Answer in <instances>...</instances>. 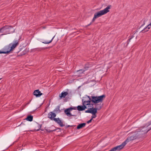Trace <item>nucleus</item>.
Listing matches in <instances>:
<instances>
[{"label":"nucleus","mask_w":151,"mask_h":151,"mask_svg":"<svg viewBox=\"0 0 151 151\" xmlns=\"http://www.w3.org/2000/svg\"><path fill=\"white\" fill-rule=\"evenodd\" d=\"M68 94V93L67 92H62L60 94L59 97L60 99L62 98H65V97Z\"/></svg>","instance_id":"f3484780"},{"label":"nucleus","mask_w":151,"mask_h":151,"mask_svg":"<svg viewBox=\"0 0 151 151\" xmlns=\"http://www.w3.org/2000/svg\"><path fill=\"white\" fill-rule=\"evenodd\" d=\"M43 49V48H35L34 49V50H35V51H36V50H41L40 49Z\"/></svg>","instance_id":"2f4dec72"},{"label":"nucleus","mask_w":151,"mask_h":151,"mask_svg":"<svg viewBox=\"0 0 151 151\" xmlns=\"http://www.w3.org/2000/svg\"><path fill=\"white\" fill-rule=\"evenodd\" d=\"M151 121L149 122L143 127H141L139 130H141L143 132L146 134L151 129Z\"/></svg>","instance_id":"39448f33"},{"label":"nucleus","mask_w":151,"mask_h":151,"mask_svg":"<svg viewBox=\"0 0 151 151\" xmlns=\"http://www.w3.org/2000/svg\"><path fill=\"white\" fill-rule=\"evenodd\" d=\"M86 108H87V107L85 105H83V106L79 105L77 106V110L79 111L84 110Z\"/></svg>","instance_id":"ddd939ff"},{"label":"nucleus","mask_w":151,"mask_h":151,"mask_svg":"<svg viewBox=\"0 0 151 151\" xmlns=\"http://www.w3.org/2000/svg\"><path fill=\"white\" fill-rule=\"evenodd\" d=\"M137 139H138V138L136 134H133L130 136H129L128 137L125 141L123 142L121 144L124 147L127 142Z\"/></svg>","instance_id":"423d86ee"},{"label":"nucleus","mask_w":151,"mask_h":151,"mask_svg":"<svg viewBox=\"0 0 151 151\" xmlns=\"http://www.w3.org/2000/svg\"><path fill=\"white\" fill-rule=\"evenodd\" d=\"M60 106H58L54 110V111H55L56 112H58V113L60 112L61 111L60 110Z\"/></svg>","instance_id":"4be33fe9"},{"label":"nucleus","mask_w":151,"mask_h":151,"mask_svg":"<svg viewBox=\"0 0 151 151\" xmlns=\"http://www.w3.org/2000/svg\"><path fill=\"white\" fill-rule=\"evenodd\" d=\"M69 127H72V126H70L69 125H66L65 126V128L66 129Z\"/></svg>","instance_id":"c9c22d12"},{"label":"nucleus","mask_w":151,"mask_h":151,"mask_svg":"<svg viewBox=\"0 0 151 151\" xmlns=\"http://www.w3.org/2000/svg\"><path fill=\"white\" fill-rule=\"evenodd\" d=\"M14 31L15 29H14L11 26L5 25L0 28V33H4V34H2L1 35L14 32Z\"/></svg>","instance_id":"7ed1b4c3"},{"label":"nucleus","mask_w":151,"mask_h":151,"mask_svg":"<svg viewBox=\"0 0 151 151\" xmlns=\"http://www.w3.org/2000/svg\"><path fill=\"white\" fill-rule=\"evenodd\" d=\"M56 116V115L55 113L52 112H50L48 114V117L51 120H54L55 122H57V119H58L59 118H55V117Z\"/></svg>","instance_id":"0eeeda50"},{"label":"nucleus","mask_w":151,"mask_h":151,"mask_svg":"<svg viewBox=\"0 0 151 151\" xmlns=\"http://www.w3.org/2000/svg\"><path fill=\"white\" fill-rule=\"evenodd\" d=\"M71 111V110L70 109V108H68L64 110V113L67 116H74L76 117L77 116V115H72L70 113V111Z\"/></svg>","instance_id":"9d476101"},{"label":"nucleus","mask_w":151,"mask_h":151,"mask_svg":"<svg viewBox=\"0 0 151 151\" xmlns=\"http://www.w3.org/2000/svg\"><path fill=\"white\" fill-rule=\"evenodd\" d=\"M85 70H84L83 69H81L78 70L77 72L79 74H81L82 73L84 74V72L85 71Z\"/></svg>","instance_id":"5701e85b"},{"label":"nucleus","mask_w":151,"mask_h":151,"mask_svg":"<svg viewBox=\"0 0 151 151\" xmlns=\"http://www.w3.org/2000/svg\"><path fill=\"white\" fill-rule=\"evenodd\" d=\"M91 98L89 96H87L85 97V99L88 98L87 100H85L84 99H82V102L83 105H91V101L93 103H97L102 102L105 97V96L104 94L99 96H91Z\"/></svg>","instance_id":"f03ea898"},{"label":"nucleus","mask_w":151,"mask_h":151,"mask_svg":"<svg viewBox=\"0 0 151 151\" xmlns=\"http://www.w3.org/2000/svg\"><path fill=\"white\" fill-rule=\"evenodd\" d=\"M1 78H0V80H1Z\"/></svg>","instance_id":"ea45409f"},{"label":"nucleus","mask_w":151,"mask_h":151,"mask_svg":"<svg viewBox=\"0 0 151 151\" xmlns=\"http://www.w3.org/2000/svg\"><path fill=\"white\" fill-rule=\"evenodd\" d=\"M33 116L32 115H28L25 119L29 122H31L33 120Z\"/></svg>","instance_id":"aec40b11"},{"label":"nucleus","mask_w":151,"mask_h":151,"mask_svg":"<svg viewBox=\"0 0 151 151\" xmlns=\"http://www.w3.org/2000/svg\"><path fill=\"white\" fill-rule=\"evenodd\" d=\"M97 103H94L95 105L96 106L95 108L97 110H100L103 106V104H101V103L99 104Z\"/></svg>","instance_id":"dca6fc26"},{"label":"nucleus","mask_w":151,"mask_h":151,"mask_svg":"<svg viewBox=\"0 0 151 151\" xmlns=\"http://www.w3.org/2000/svg\"><path fill=\"white\" fill-rule=\"evenodd\" d=\"M92 119H93L91 118L90 120L87 122V123L88 124L91 123L92 122Z\"/></svg>","instance_id":"72a5a7b5"},{"label":"nucleus","mask_w":151,"mask_h":151,"mask_svg":"<svg viewBox=\"0 0 151 151\" xmlns=\"http://www.w3.org/2000/svg\"><path fill=\"white\" fill-rule=\"evenodd\" d=\"M96 116H93V115L92 116H91V118L93 119V118H95L96 117Z\"/></svg>","instance_id":"e433bc0d"},{"label":"nucleus","mask_w":151,"mask_h":151,"mask_svg":"<svg viewBox=\"0 0 151 151\" xmlns=\"http://www.w3.org/2000/svg\"><path fill=\"white\" fill-rule=\"evenodd\" d=\"M79 113V111H75V114H74L73 115H77V114H78Z\"/></svg>","instance_id":"f704fd0d"},{"label":"nucleus","mask_w":151,"mask_h":151,"mask_svg":"<svg viewBox=\"0 0 151 151\" xmlns=\"http://www.w3.org/2000/svg\"><path fill=\"white\" fill-rule=\"evenodd\" d=\"M33 94L36 97H39L42 95V93L40 92L39 89H37L34 91Z\"/></svg>","instance_id":"f8f14e48"},{"label":"nucleus","mask_w":151,"mask_h":151,"mask_svg":"<svg viewBox=\"0 0 151 151\" xmlns=\"http://www.w3.org/2000/svg\"><path fill=\"white\" fill-rule=\"evenodd\" d=\"M26 53V51H23V52H22L21 54L19 55V56H21L23 55H25Z\"/></svg>","instance_id":"cd10ccee"},{"label":"nucleus","mask_w":151,"mask_h":151,"mask_svg":"<svg viewBox=\"0 0 151 151\" xmlns=\"http://www.w3.org/2000/svg\"><path fill=\"white\" fill-rule=\"evenodd\" d=\"M19 44V41L17 40H15L14 41V43L13 44L12 46L11 47V49L10 50V52L12 50L15 48Z\"/></svg>","instance_id":"9b49d317"},{"label":"nucleus","mask_w":151,"mask_h":151,"mask_svg":"<svg viewBox=\"0 0 151 151\" xmlns=\"http://www.w3.org/2000/svg\"><path fill=\"white\" fill-rule=\"evenodd\" d=\"M58 119H57V122H55L59 125L61 127H63L65 126V125L63 124V122H62L61 120H60L59 118Z\"/></svg>","instance_id":"6ab92c4d"},{"label":"nucleus","mask_w":151,"mask_h":151,"mask_svg":"<svg viewBox=\"0 0 151 151\" xmlns=\"http://www.w3.org/2000/svg\"><path fill=\"white\" fill-rule=\"evenodd\" d=\"M42 124H38V127L39 128V129H37V130L35 129V131H39L40 130H41L42 131H43V130H42V129H40V128L42 127Z\"/></svg>","instance_id":"bb28decb"},{"label":"nucleus","mask_w":151,"mask_h":151,"mask_svg":"<svg viewBox=\"0 0 151 151\" xmlns=\"http://www.w3.org/2000/svg\"><path fill=\"white\" fill-rule=\"evenodd\" d=\"M144 24H142V25H141V27H140L139 28V29L141 28L143 26V25H144Z\"/></svg>","instance_id":"4c0bfd02"},{"label":"nucleus","mask_w":151,"mask_h":151,"mask_svg":"<svg viewBox=\"0 0 151 151\" xmlns=\"http://www.w3.org/2000/svg\"><path fill=\"white\" fill-rule=\"evenodd\" d=\"M91 67V65H89V63H88L87 64H86L85 66V67H84V68L83 69L84 70H85V71L87 70L88 68L90 67Z\"/></svg>","instance_id":"412c9836"},{"label":"nucleus","mask_w":151,"mask_h":151,"mask_svg":"<svg viewBox=\"0 0 151 151\" xmlns=\"http://www.w3.org/2000/svg\"><path fill=\"white\" fill-rule=\"evenodd\" d=\"M151 27V22L150 24H148L147 26L146 27L143 29L142 30L141 32L142 33H145L148 31V30L147 29H149Z\"/></svg>","instance_id":"4468645a"},{"label":"nucleus","mask_w":151,"mask_h":151,"mask_svg":"<svg viewBox=\"0 0 151 151\" xmlns=\"http://www.w3.org/2000/svg\"><path fill=\"white\" fill-rule=\"evenodd\" d=\"M85 112L91 113V108H89L88 110H86Z\"/></svg>","instance_id":"7c9ffc66"},{"label":"nucleus","mask_w":151,"mask_h":151,"mask_svg":"<svg viewBox=\"0 0 151 151\" xmlns=\"http://www.w3.org/2000/svg\"><path fill=\"white\" fill-rule=\"evenodd\" d=\"M10 52V51H0V54H8Z\"/></svg>","instance_id":"a878e982"},{"label":"nucleus","mask_w":151,"mask_h":151,"mask_svg":"<svg viewBox=\"0 0 151 151\" xmlns=\"http://www.w3.org/2000/svg\"><path fill=\"white\" fill-rule=\"evenodd\" d=\"M111 5H109L103 10L100 11L94 14V15L97 18L109 12V9H110Z\"/></svg>","instance_id":"20e7f679"},{"label":"nucleus","mask_w":151,"mask_h":151,"mask_svg":"<svg viewBox=\"0 0 151 151\" xmlns=\"http://www.w3.org/2000/svg\"><path fill=\"white\" fill-rule=\"evenodd\" d=\"M70 108L71 110V111L73 109L76 110L77 108V107H70Z\"/></svg>","instance_id":"c85d7f7f"},{"label":"nucleus","mask_w":151,"mask_h":151,"mask_svg":"<svg viewBox=\"0 0 151 151\" xmlns=\"http://www.w3.org/2000/svg\"><path fill=\"white\" fill-rule=\"evenodd\" d=\"M86 125V123H84L80 124L77 126V129H81L84 127Z\"/></svg>","instance_id":"a211bd4d"},{"label":"nucleus","mask_w":151,"mask_h":151,"mask_svg":"<svg viewBox=\"0 0 151 151\" xmlns=\"http://www.w3.org/2000/svg\"><path fill=\"white\" fill-rule=\"evenodd\" d=\"M133 37V36H131V37L127 41V44H128L129 42L132 39V38Z\"/></svg>","instance_id":"c756f323"},{"label":"nucleus","mask_w":151,"mask_h":151,"mask_svg":"<svg viewBox=\"0 0 151 151\" xmlns=\"http://www.w3.org/2000/svg\"><path fill=\"white\" fill-rule=\"evenodd\" d=\"M58 129H61L59 128H58V129H55L53 130H50L49 129H46L45 130H46V131L47 132H48L49 133H50L51 132H52L55 131H56V130Z\"/></svg>","instance_id":"b1692460"},{"label":"nucleus","mask_w":151,"mask_h":151,"mask_svg":"<svg viewBox=\"0 0 151 151\" xmlns=\"http://www.w3.org/2000/svg\"><path fill=\"white\" fill-rule=\"evenodd\" d=\"M97 18L94 15V16L93 17V19L92 20V22H93L95 21V19Z\"/></svg>","instance_id":"473e14b6"},{"label":"nucleus","mask_w":151,"mask_h":151,"mask_svg":"<svg viewBox=\"0 0 151 151\" xmlns=\"http://www.w3.org/2000/svg\"><path fill=\"white\" fill-rule=\"evenodd\" d=\"M97 110L95 108H94L93 107L92 108H91V113L93 116H96V114L97 113Z\"/></svg>","instance_id":"2eb2a0df"},{"label":"nucleus","mask_w":151,"mask_h":151,"mask_svg":"<svg viewBox=\"0 0 151 151\" xmlns=\"http://www.w3.org/2000/svg\"><path fill=\"white\" fill-rule=\"evenodd\" d=\"M91 24V22L87 26H89Z\"/></svg>","instance_id":"58836bf2"},{"label":"nucleus","mask_w":151,"mask_h":151,"mask_svg":"<svg viewBox=\"0 0 151 151\" xmlns=\"http://www.w3.org/2000/svg\"><path fill=\"white\" fill-rule=\"evenodd\" d=\"M123 148V146L121 144L112 148L109 151H119L120 150L122 149Z\"/></svg>","instance_id":"1a4fd4ad"},{"label":"nucleus","mask_w":151,"mask_h":151,"mask_svg":"<svg viewBox=\"0 0 151 151\" xmlns=\"http://www.w3.org/2000/svg\"><path fill=\"white\" fill-rule=\"evenodd\" d=\"M136 134L138 139L144 137L145 134L141 130H139V129L137 130V133Z\"/></svg>","instance_id":"6e6552de"},{"label":"nucleus","mask_w":151,"mask_h":151,"mask_svg":"<svg viewBox=\"0 0 151 151\" xmlns=\"http://www.w3.org/2000/svg\"><path fill=\"white\" fill-rule=\"evenodd\" d=\"M55 36H54L52 38V39L51 40H50V41H45V42H42V43H45V44H49L50 43H51L53 39L54 38V37Z\"/></svg>","instance_id":"393cba45"},{"label":"nucleus","mask_w":151,"mask_h":151,"mask_svg":"<svg viewBox=\"0 0 151 151\" xmlns=\"http://www.w3.org/2000/svg\"><path fill=\"white\" fill-rule=\"evenodd\" d=\"M91 98L89 96H87L85 97V99L88 98L87 100H85L84 99H82V102L83 105H91V101L93 103H97L102 102L105 97V96L104 94L99 96H91Z\"/></svg>","instance_id":"f257e3e1"}]
</instances>
